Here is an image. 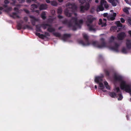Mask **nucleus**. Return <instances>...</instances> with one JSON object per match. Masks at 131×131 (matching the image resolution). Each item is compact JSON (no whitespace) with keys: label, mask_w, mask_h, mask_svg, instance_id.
<instances>
[{"label":"nucleus","mask_w":131,"mask_h":131,"mask_svg":"<svg viewBox=\"0 0 131 131\" xmlns=\"http://www.w3.org/2000/svg\"><path fill=\"white\" fill-rule=\"evenodd\" d=\"M114 77L115 80L119 81L121 89L129 93L131 95V85L124 81L122 76L118 74H115Z\"/></svg>","instance_id":"f257e3e1"},{"label":"nucleus","mask_w":131,"mask_h":131,"mask_svg":"<svg viewBox=\"0 0 131 131\" xmlns=\"http://www.w3.org/2000/svg\"><path fill=\"white\" fill-rule=\"evenodd\" d=\"M104 76L103 75L101 76H97L95 77L94 82L98 84V89L101 90L104 92H106V91L105 89V87L108 90H110L111 89L110 86L108 85V83L106 81H103L102 78Z\"/></svg>","instance_id":"f03ea898"},{"label":"nucleus","mask_w":131,"mask_h":131,"mask_svg":"<svg viewBox=\"0 0 131 131\" xmlns=\"http://www.w3.org/2000/svg\"><path fill=\"white\" fill-rule=\"evenodd\" d=\"M92 44L94 46L99 48H102L105 47H107L109 49L117 52L118 51V47L119 45L115 44V46L113 47H108L107 45L105 42H103L102 44L101 45H100L99 43L97 42L94 41L92 43Z\"/></svg>","instance_id":"7ed1b4c3"},{"label":"nucleus","mask_w":131,"mask_h":131,"mask_svg":"<svg viewBox=\"0 0 131 131\" xmlns=\"http://www.w3.org/2000/svg\"><path fill=\"white\" fill-rule=\"evenodd\" d=\"M114 90L115 92H116V94L114 92H111L109 94L112 97H117L118 100H121L123 99V96L121 94L118 93L120 91L119 88L115 87L114 88Z\"/></svg>","instance_id":"20e7f679"},{"label":"nucleus","mask_w":131,"mask_h":131,"mask_svg":"<svg viewBox=\"0 0 131 131\" xmlns=\"http://www.w3.org/2000/svg\"><path fill=\"white\" fill-rule=\"evenodd\" d=\"M94 19V18L91 15L88 16L87 17L88 21L86 24L89 30L91 31H94L95 30L94 26L92 24V21Z\"/></svg>","instance_id":"39448f33"},{"label":"nucleus","mask_w":131,"mask_h":131,"mask_svg":"<svg viewBox=\"0 0 131 131\" xmlns=\"http://www.w3.org/2000/svg\"><path fill=\"white\" fill-rule=\"evenodd\" d=\"M103 6L105 8H107L108 7V6L107 4V2L104 0H101L100 2V5L99 6L97 9V10L98 12L100 11H103L104 10Z\"/></svg>","instance_id":"423d86ee"},{"label":"nucleus","mask_w":131,"mask_h":131,"mask_svg":"<svg viewBox=\"0 0 131 131\" xmlns=\"http://www.w3.org/2000/svg\"><path fill=\"white\" fill-rule=\"evenodd\" d=\"M71 22H73L75 26L77 28H80L83 22L82 20H78L76 17L73 18L71 20Z\"/></svg>","instance_id":"0eeeda50"},{"label":"nucleus","mask_w":131,"mask_h":131,"mask_svg":"<svg viewBox=\"0 0 131 131\" xmlns=\"http://www.w3.org/2000/svg\"><path fill=\"white\" fill-rule=\"evenodd\" d=\"M38 7H39V8L40 10L45 9L47 8V6L46 5H40L39 4H38V6H37L35 4H34L31 6V9L33 10L35 8H37Z\"/></svg>","instance_id":"6e6552de"},{"label":"nucleus","mask_w":131,"mask_h":131,"mask_svg":"<svg viewBox=\"0 0 131 131\" xmlns=\"http://www.w3.org/2000/svg\"><path fill=\"white\" fill-rule=\"evenodd\" d=\"M103 15L104 17H107L108 19L113 20L115 19L116 14V13H113L112 14L108 15L107 13H105Z\"/></svg>","instance_id":"1a4fd4ad"},{"label":"nucleus","mask_w":131,"mask_h":131,"mask_svg":"<svg viewBox=\"0 0 131 131\" xmlns=\"http://www.w3.org/2000/svg\"><path fill=\"white\" fill-rule=\"evenodd\" d=\"M99 24L101 25L102 27L105 26L106 25V20L104 19L102 20V19H100L99 20Z\"/></svg>","instance_id":"9d476101"},{"label":"nucleus","mask_w":131,"mask_h":131,"mask_svg":"<svg viewBox=\"0 0 131 131\" xmlns=\"http://www.w3.org/2000/svg\"><path fill=\"white\" fill-rule=\"evenodd\" d=\"M89 3H86V5L84 7L81 6L80 7L81 11L83 12L84 10H88L89 8Z\"/></svg>","instance_id":"9b49d317"},{"label":"nucleus","mask_w":131,"mask_h":131,"mask_svg":"<svg viewBox=\"0 0 131 131\" xmlns=\"http://www.w3.org/2000/svg\"><path fill=\"white\" fill-rule=\"evenodd\" d=\"M126 35L125 33L122 32L121 34H119L117 36V38L119 40H122L123 39L125 36Z\"/></svg>","instance_id":"f8f14e48"},{"label":"nucleus","mask_w":131,"mask_h":131,"mask_svg":"<svg viewBox=\"0 0 131 131\" xmlns=\"http://www.w3.org/2000/svg\"><path fill=\"white\" fill-rule=\"evenodd\" d=\"M108 1L111 3L113 6H115L116 5L117 0H108Z\"/></svg>","instance_id":"ddd939ff"},{"label":"nucleus","mask_w":131,"mask_h":131,"mask_svg":"<svg viewBox=\"0 0 131 131\" xmlns=\"http://www.w3.org/2000/svg\"><path fill=\"white\" fill-rule=\"evenodd\" d=\"M68 5V6H67L68 7L71 8L73 9H76L77 7L74 4H71L69 3Z\"/></svg>","instance_id":"4468645a"},{"label":"nucleus","mask_w":131,"mask_h":131,"mask_svg":"<svg viewBox=\"0 0 131 131\" xmlns=\"http://www.w3.org/2000/svg\"><path fill=\"white\" fill-rule=\"evenodd\" d=\"M126 45L127 48H128L129 49L131 48V43L130 40H128L127 41Z\"/></svg>","instance_id":"2eb2a0df"},{"label":"nucleus","mask_w":131,"mask_h":131,"mask_svg":"<svg viewBox=\"0 0 131 131\" xmlns=\"http://www.w3.org/2000/svg\"><path fill=\"white\" fill-rule=\"evenodd\" d=\"M78 42L79 43L83 46H87L90 45L89 43L87 44H85L84 43L83 41L81 40H79L78 41Z\"/></svg>","instance_id":"dca6fc26"},{"label":"nucleus","mask_w":131,"mask_h":131,"mask_svg":"<svg viewBox=\"0 0 131 131\" xmlns=\"http://www.w3.org/2000/svg\"><path fill=\"white\" fill-rule=\"evenodd\" d=\"M12 16L14 18H16L19 17V16L17 13H13L12 15Z\"/></svg>","instance_id":"f3484780"},{"label":"nucleus","mask_w":131,"mask_h":131,"mask_svg":"<svg viewBox=\"0 0 131 131\" xmlns=\"http://www.w3.org/2000/svg\"><path fill=\"white\" fill-rule=\"evenodd\" d=\"M129 9V8L125 7L123 9V11L127 14H129L128 9Z\"/></svg>","instance_id":"a211bd4d"},{"label":"nucleus","mask_w":131,"mask_h":131,"mask_svg":"<svg viewBox=\"0 0 131 131\" xmlns=\"http://www.w3.org/2000/svg\"><path fill=\"white\" fill-rule=\"evenodd\" d=\"M38 20V19L35 17H32L31 18V21L32 24L33 25H34L35 24L33 22V21H36Z\"/></svg>","instance_id":"6ab92c4d"},{"label":"nucleus","mask_w":131,"mask_h":131,"mask_svg":"<svg viewBox=\"0 0 131 131\" xmlns=\"http://www.w3.org/2000/svg\"><path fill=\"white\" fill-rule=\"evenodd\" d=\"M65 14L67 16L69 17L71 16V14L70 13H69V11L68 10H66L65 11Z\"/></svg>","instance_id":"aec40b11"},{"label":"nucleus","mask_w":131,"mask_h":131,"mask_svg":"<svg viewBox=\"0 0 131 131\" xmlns=\"http://www.w3.org/2000/svg\"><path fill=\"white\" fill-rule=\"evenodd\" d=\"M116 24L118 27H122V25L121 23L119 21H118L116 22Z\"/></svg>","instance_id":"412c9836"},{"label":"nucleus","mask_w":131,"mask_h":131,"mask_svg":"<svg viewBox=\"0 0 131 131\" xmlns=\"http://www.w3.org/2000/svg\"><path fill=\"white\" fill-rule=\"evenodd\" d=\"M36 35L38 36L39 37L41 38H43L44 37V36L43 35H41L38 32L36 33Z\"/></svg>","instance_id":"4be33fe9"},{"label":"nucleus","mask_w":131,"mask_h":131,"mask_svg":"<svg viewBox=\"0 0 131 131\" xmlns=\"http://www.w3.org/2000/svg\"><path fill=\"white\" fill-rule=\"evenodd\" d=\"M122 53H126L127 52V50L125 48H123L122 50Z\"/></svg>","instance_id":"5701e85b"},{"label":"nucleus","mask_w":131,"mask_h":131,"mask_svg":"<svg viewBox=\"0 0 131 131\" xmlns=\"http://www.w3.org/2000/svg\"><path fill=\"white\" fill-rule=\"evenodd\" d=\"M45 14H46L45 12H43L42 13L41 15V17L42 19H45Z\"/></svg>","instance_id":"b1692460"},{"label":"nucleus","mask_w":131,"mask_h":131,"mask_svg":"<svg viewBox=\"0 0 131 131\" xmlns=\"http://www.w3.org/2000/svg\"><path fill=\"white\" fill-rule=\"evenodd\" d=\"M80 3H81V4H83L85 2H86L85 0H79ZM86 1H91V0H86Z\"/></svg>","instance_id":"393cba45"},{"label":"nucleus","mask_w":131,"mask_h":131,"mask_svg":"<svg viewBox=\"0 0 131 131\" xmlns=\"http://www.w3.org/2000/svg\"><path fill=\"white\" fill-rule=\"evenodd\" d=\"M51 5L54 6H57V2L55 1L51 2Z\"/></svg>","instance_id":"a878e982"},{"label":"nucleus","mask_w":131,"mask_h":131,"mask_svg":"<svg viewBox=\"0 0 131 131\" xmlns=\"http://www.w3.org/2000/svg\"><path fill=\"white\" fill-rule=\"evenodd\" d=\"M48 30L50 32H52L54 30V29L51 27H49L48 29Z\"/></svg>","instance_id":"bb28decb"},{"label":"nucleus","mask_w":131,"mask_h":131,"mask_svg":"<svg viewBox=\"0 0 131 131\" xmlns=\"http://www.w3.org/2000/svg\"><path fill=\"white\" fill-rule=\"evenodd\" d=\"M115 38H116L114 37L113 36H111L110 39V41L111 42L112 41L114 40H115Z\"/></svg>","instance_id":"cd10ccee"},{"label":"nucleus","mask_w":131,"mask_h":131,"mask_svg":"<svg viewBox=\"0 0 131 131\" xmlns=\"http://www.w3.org/2000/svg\"><path fill=\"white\" fill-rule=\"evenodd\" d=\"M127 21L128 23L131 25V19L130 17H128L127 19Z\"/></svg>","instance_id":"c85d7f7f"},{"label":"nucleus","mask_w":131,"mask_h":131,"mask_svg":"<svg viewBox=\"0 0 131 131\" xmlns=\"http://www.w3.org/2000/svg\"><path fill=\"white\" fill-rule=\"evenodd\" d=\"M83 37L85 39H87L88 38V36L87 35L85 34H83Z\"/></svg>","instance_id":"c756f323"},{"label":"nucleus","mask_w":131,"mask_h":131,"mask_svg":"<svg viewBox=\"0 0 131 131\" xmlns=\"http://www.w3.org/2000/svg\"><path fill=\"white\" fill-rule=\"evenodd\" d=\"M42 27L44 29H45L49 27V25H43L42 26Z\"/></svg>","instance_id":"7c9ffc66"},{"label":"nucleus","mask_w":131,"mask_h":131,"mask_svg":"<svg viewBox=\"0 0 131 131\" xmlns=\"http://www.w3.org/2000/svg\"><path fill=\"white\" fill-rule=\"evenodd\" d=\"M54 35L58 37H59L60 35V34L56 32L54 33Z\"/></svg>","instance_id":"2f4dec72"},{"label":"nucleus","mask_w":131,"mask_h":131,"mask_svg":"<svg viewBox=\"0 0 131 131\" xmlns=\"http://www.w3.org/2000/svg\"><path fill=\"white\" fill-rule=\"evenodd\" d=\"M121 21L122 23H123L125 21V20L123 18H121Z\"/></svg>","instance_id":"473e14b6"},{"label":"nucleus","mask_w":131,"mask_h":131,"mask_svg":"<svg viewBox=\"0 0 131 131\" xmlns=\"http://www.w3.org/2000/svg\"><path fill=\"white\" fill-rule=\"evenodd\" d=\"M62 11V10L60 8L58 10V12L59 13H61Z\"/></svg>","instance_id":"72a5a7b5"},{"label":"nucleus","mask_w":131,"mask_h":131,"mask_svg":"<svg viewBox=\"0 0 131 131\" xmlns=\"http://www.w3.org/2000/svg\"><path fill=\"white\" fill-rule=\"evenodd\" d=\"M4 3L5 4L9 3V2L7 0H5L4 2Z\"/></svg>","instance_id":"f704fd0d"},{"label":"nucleus","mask_w":131,"mask_h":131,"mask_svg":"<svg viewBox=\"0 0 131 131\" xmlns=\"http://www.w3.org/2000/svg\"><path fill=\"white\" fill-rule=\"evenodd\" d=\"M14 10L15 11L17 12L18 11V9L16 8H14Z\"/></svg>","instance_id":"c9c22d12"},{"label":"nucleus","mask_w":131,"mask_h":131,"mask_svg":"<svg viewBox=\"0 0 131 131\" xmlns=\"http://www.w3.org/2000/svg\"><path fill=\"white\" fill-rule=\"evenodd\" d=\"M19 2H23L24 1V0H21V1L20 0H19Z\"/></svg>","instance_id":"e433bc0d"},{"label":"nucleus","mask_w":131,"mask_h":131,"mask_svg":"<svg viewBox=\"0 0 131 131\" xmlns=\"http://www.w3.org/2000/svg\"><path fill=\"white\" fill-rule=\"evenodd\" d=\"M24 19L26 21L27 20V17H25L24 18Z\"/></svg>","instance_id":"4c0bfd02"},{"label":"nucleus","mask_w":131,"mask_h":131,"mask_svg":"<svg viewBox=\"0 0 131 131\" xmlns=\"http://www.w3.org/2000/svg\"><path fill=\"white\" fill-rule=\"evenodd\" d=\"M129 34L131 36V31H128Z\"/></svg>","instance_id":"58836bf2"},{"label":"nucleus","mask_w":131,"mask_h":131,"mask_svg":"<svg viewBox=\"0 0 131 131\" xmlns=\"http://www.w3.org/2000/svg\"><path fill=\"white\" fill-rule=\"evenodd\" d=\"M46 2L48 3H50V1L49 0H46Z\"/></svg>","instance_id":"ea45409f"},{"label":"nucleus","mask_w":131,"mask_h":131,"mask_svg":"<svg viewBox=\"0 0 131 131\" xmlns=\"http://www.w3.org/2000/svg\"><path fill=\"white\" fill-rule=\"evenodd\" d=\"M3 9V7H0V10H2Z\"/></svg>","instance_id":"a19ab883"},{"label":"nucleus","mask_w":131,"mask_h":131,"mask_svg":"<svg viewBox=\"0 0 131 131\" xmlns=\"http://www.w3.org/2000/svg\"><path fill=\"white\" fill-rule=\"evenodd\" d=\"M58 1L60 2H62L63 1V0H58Z\"/></svg>","instance_id":"79ce46f5"},{"label":"nucleus","mask_w":131,"mask_h":131,"mask_svg":"<svg viewBox=\"0 0 131 131\" xmlns=\"http://www.w3.org/2000/svg\"><path fill=\"white\" fill-rule=\"evenodd\" d=\"M36 30H37V31H40V29H38L37 28V29Z\"/></svg>","instance_id":"37998d69"},{"label":"nucleus","mask_w":131,"mask_h":131,"mask_svg":"<svg viewBox=\"0 0 131 131\" xmlns=\"http://www.w3.org/2000/svg\"><path fill=\"white\" fill-rule=\"evenodd\" d=\"M95 2L96 3H98L99 2V1L98 0H95Z\"/></svg>","instance_id":"c03bdc74"},{"label":"nucleus","mask_w":131,"mask_h":131,"mask_svg":"<svg viewBox=\"0 0 131 131\" xmlns=\"http://www.w3.org/2000/svg\"><path fill=\"white\" fill-rule=\"evenodd\" d=\"M7 5H4L3 7H4L5 8L6 7H7Z\"/></svg>","instance_id":"a18cd8bd"},{"label":"nucleus","mask_w":131,"mask_h":131,"mask_svg":"<svg viewBox=\"0 0 131 131\" xmlns=\"http://www.w3.org/2000/svg\"><path fill=\"white\" fill-rule=\"evenodd\" d=\"M58 17L59 18H62V16H59Z\"/></svg>","instance_id":"49530a36"},{"label":"nucleus","mask_w":131,"mask_h":131,"mask_svg":"<svg viewBox=\"0 0 131 131\" xmlns=\"http://www.w3.org/2000/svg\"><path fill=\"white\" fill-rule=\"evenodd\" d=\"M97 86L96 85H95V89H97Z\"/></svg>","instance_id":"de8ad7c7"},{"label":"nucleus","mask_w":131,"mask_h":131,"mask_svg":"<svg viewBox=\"0 0 131 131\" xmlns=\"http://www.w3.org/2000/svg\"><path fill=\"white\" fill-rule=\"evenodd\" d=\"M115 28V27H112L111 28V30L113 28Z\"/></svg>","instance_id":"09e8293b"},{"label":"nucleus","mask_w":131,"mask_h":131,"mask_svg":"<svg viewBox=\"0 0 131 131\" xmlns=\"http://www.w3.org/2000/svg\"><path fill=\"white\" fill-rule=\"evenodd\" d=\"M25 11L27 13H29V11L27 10H26Z\"/></svg>","instance_id":"8fccbe9b"},{"label":"nucleus","mask_w":131,"mask_h":131,"mask_svg":"<svg viewBox=\"0 0 131 131\" xmlns=\"http://www.w3.org/2000/svg\"><path fill=\"white\" fill-rule=\"evenodd\" d=\"M106 74H107V75H108V72H106Z\"/></svg>","instance_id":"3c124183"},{"label":"nucleus","mask_w":131,"mask_h":131,"mask_svg":"<svg viewBox=\"0 0 131 131\" xmlns=\"http://www.w3.org/2000/svg\"><path fill=\"white\" fill-rule=\"evenodd\" d=\"M68 35H65V36H66V37H68Z\"/></svg>","instance_id":"603ef678"},{"label":"nucleus","mask_w":131,"mask_h":131,"mask_svg":"<svg viewBox=\"0 0 131 131\" xmlns=\"http://www.w3.org/2000/svg\"><path fill=\"white\" fill-rule=\"evenodd\" d=\"M52 12H53V13H54L55 11L54 10H52Z\"/></svg>","instance_id":"864d4df0"},{"label":"nucleus","mask_w":131,"mask_h":131,"mask_svg":"<svg viewBox=\"0 0 131 131\" xmlns=\"http://www.w3.org/2000/svg\"><path fill=\"white\" fill-rule=\"evenodd\" d=\"M73 14L74 15H76V14L75 13H74Z\"/></svg>","instance_id":"5fc2aeb1"},{"label":"nucleus","mask_w":131,"mask_h":131,"mask_svg":"<svg viewBox=\"0 0 131 131\" xmlns=\"http://www.w3.org/2000/svg\"><path fill=\"white\" fill-rule=\"evenodd\" d=\"M2 13V12H0V14H1Z\"/></svg>","instance_id":"6e6d98bb"},{"label":"nucleus","mask_w":131,"mask_h":131,"mask_svg":"<svg viewBox=\"0 0 131 131\" xmlns=\"http://www.w3.org/2000/svg\"><path fill=\"white\" fill-rule=\"evenodd\" d=\"M113 11V10H111V12H112Z\"/></svg>","instance_id":"4d7b16f0"},{"label":"nucleus","mask_w":131,"mask_h":131,"mask_svg":"<svg viewBox=\"0 0 131 131\" xmlns=\"http://www.w3.org/2000/svg\"><path fill=\"white\" fill-rule=\"evenodd\" d=\"M103 40V39H101V40Z\"/></svg>","instance_id":"13d9d810"},{"label":"nucleus","mask_w":131,"mask_h":131,"mask_svg":"<svg viewBox=\"0 0 131 131\" xmlns=\"http://www.w3.org/2000/svg\"><path fill=\"white\" fill-rule=\"evenodd\" d=\"M27 1V2H28V1Z\"/></svg>","instance_id":"bf43d9fd"},{"label":"nucleus","mask_w":131,"mask_h":131,"mask_svg":"<svg viewBox=\"0 0 131 131\" xmlns=\"http://www.w3.org/2000/svg\"><path fill=\"white\" fill-rule=\"evenodd\" d=\"M128 117V116H127V118H128V117Z\"/></svg>","instance_id":"052dcab7"},{"label":"nucleus","mask_w":131,"mask_h":131,"mask_svg":"<svg viewBox=\"0 0 131 131\" xmlns=\"http://www.w3.org/2000/svg\"><path fill=\"white\" fill-rule=\"evenodd\" d=\"M130 101H131V98L130 99Z\"/></svg>","instance_id":"680f3d73"}]
</instances>
